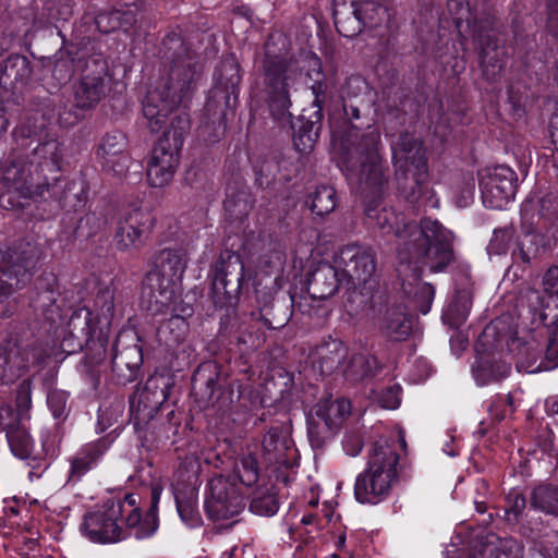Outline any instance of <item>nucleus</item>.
Wrapping results in <instances>:
<instances>
[{"mask_svg": "<svg viewBox=\"0 0 558 558\" xmlns=\"http://www.w3.org/2000/svg\"><path fill=\"white\" fill-rule=\"evenodd\" d=\"M41 257L39 245L31 240L14 242L5 251H0V278L10 284L24 288L37 270Z\"/></svg>", "mask_w": 558, "mask_h": 558, "instance_id": "obj_15", "label": "nucleus"}, {"mask_svg": "<svg viewBox=\"0 0 558 558\" xmlns=\"http://www.w3.org/2000/svg\"><path fill=\"white\" fill-rule=\"evenodd\" d=\"M92 312L85 307L72 313L60 343L62 352L73 354L84 347L85 355L77 366L78 373L88 380L94 388L99 384L102 371L106 367L109 338L99 331L94 338Z\"/></svg>", "mask_w": 558, "mask_h": 558, "instance_id": "obj_5", "label": "nucleus"}, {"mask_svg": "<svg viewBox=\"0 0 558 558\" xmlns=\"http://www.w3.org/2000/svg\"><path fill=\"white\" fill-rule=\"evenodd\" d=\"M126 146V136L119 131L107 133L101 138L96 156L105 171L112 172L119 177L128 171L130 157Z\"/></svg>", "mask_w": 558, "mask_h": 558, "instance_id": "obj_28", "label": "nucleus"}, {"mask_svg": "<svg viewBox=\"0 0 558 558\" xmlns=\"http://www.w3.org/2000/svg\"><path fill=\"white\" fill-rule=\"evenodd\" d=\"M136 9L125 5V9L101 11L95 16V24L99 32L109 34L118 29L128 33L136 24Z\"/></svg>", "mask_w": 558, "mask_h": 558, "instance_id": "obj_36", "label": "nucleus"}, {"mask_svg": "<svg viewBox=\"0 0 558 558\" xmlns=\"http://www.w3.org/2000/svg\"><path fill=\"white\" fill-rule=\"evenodd\" d=\"M514 234L515 229L512 223L495 229L487 246L488 253L495 255L507 254Z\"/></svg>", "mask_w": 558, "mask_h": 558, "instance_id": "obj_52", "label": "nucleus"}, {"mask_svg": "<svg viewBox=\"0 0 558 558\" xmlns=\"http://www.w3.org/2000/svg\"><path fill=\"white\" fill-rule=\"evenodd\" d=\"M27 417H22L21 413L10 404L0 405V428L5 435L25 425Z\"/></svg>", "mask_w": 558, "mask_h": 558, "instance_id": "obj_55", "label": "nucleus"}, {"mask_svg": "<svg viewBox=\"0 0 558 558\" xmlns=\"http://www.w3.org/2000/svg\"><path fill=\"white\" fill-rule=\"evenodd\" d=\"M312 62L314 69H316L315 78L310 74V77L313 80V84L311 85V90L314 95L313 107L315 108L314 111H320L323 113V108L327 100L328 85L325 81V75L322 72L320 60L314 57Z\"/></svg>", "mask_w": 558, "mask_h": 558, "instance_id": "obj_51", "label": "nucleus"}, {"mask_svg": "<svg viewBox=\"0 0 558 558\" xmlns=\"http://www.w3.org/2000/svg\"><path fill=\"white\" fill-rule=\"evenodd\" d=\"M472 299L473 294L471 289L464 288L462 290H457L454 300L442 315L444 322L451 328H460L469 316L472 306Z\"/></svg>", "mask_w": 558, "mask_h": 558, "instance_id": "obj_43", "label": "nucleus"}, {"mask_svg": "<svg viewBox=\"0 0 558 558\" xmlns=\"http://www.w3.org/2000/svg\"><path fill=\"white\" fill-rule=\"evenodd\" d=\"M259 471L255 453L250 452L242 457L238 468V476L243 485L251 487L256 484L259 480Z\"/></svg>", "mask_w": 558, "mask_h": 558, "instance_id": "obj_54", "label": "nucleus"}, {"mask_svg": "<svg viewBox=\"0 0 558 558\" xmlns=\"http://www.w3.org/2000/svg\"><path fill=\"white\" fill-rule=\"evenodd\" d=\"M208 277L211 281L209 298L215 306L238 305L245 279V267L239 253L222 251L211 265Z\"/></svg>", "mask_w": 558, "mask_h": 558, "instance_id": "obj_10", "label": "nucleus"}, {"mask_svg": "<svg viewBox=\"0 0 558 558\" xmlns=\"http://www.w3.org/2000/svg\"><path fill=\"white\" fill-rule=\"evenodd\" d=\"M162 76L142 101L143 116L153 133L159 132L169 116L191 98L198 57L184 38L167 34L159 49Z\"/></svg>", "mask_w": 558, "mask_h": 558, "instance_id": "obj_1", "label": "nucleus"}, {"mask_svg": "<svg viewBox=\"0 0 558 558\" xmlns=\"http://www.w3.org/2000/svg\"><path fill=\"white\" fill-rule=\"evenodd\" d=\"M95 307L104 319L110 320L114 315V293L106 287L100 289L95 298Z\"/></svg>", "mask_w": 558, "mask_h": 558, "instance_id": "obj_57", "label": "nucleus"}, {"mask_svg": "<svg viewBox=\"0 0 558 558\" xmlns=\"http://www.w3.org/2000/svg\"><path fill=\"white\" fill-rule=\"evenodd\" d=\"M124 515L123 502L108 498L101 506L86 512L81 524V532L90 542L97 544H114L126 539V532L120 524Z\"/></svg>", "mask_w": 558, "mask_h": 558, "instance_id": "obj_13", "label": "nucleus"}, {"mask_svg": "<svg viewBox=\"0 0 558 558\" xmlns=\"http://www.w3.org/2000/svg\"><path fill=\"white\" fill-rule=\"evenodd\" d=\"M34 69L27 57L19 53L10 54L0 63V87L9 90L16 84H27L33 75Z\"/></svg>", "mask_w": 558, "mask_h": 558, "instance_id": "obj_32", "label": "nucleus"}, {"mask_svg": "<svg viewBox=\"0 0 558 558\" xmlns=\"http://www.w3.org/2000/svg\"><path fill=\"white\" fill-rule=\"evenodd\" d=\"M123 530L126 532V538L133 535L137 539L148 538L153 536L159 526L158 517L143 513L141 508H133L125 514Z\"/></svg>", "mask_w": 558, "mask_h": 558, "instance_id": "obj_41", "label": "nucleus"}, {"mask_svg": "<svg viewBox=\"0 0 558 558\" xmlns=\"http://www.w3.org/2000/svg\"><path fill=\"white\" fill-rule=\"evenodd\" d=\"M111 441L102 437L96 441L83 446L71 459L68 483H78L89 471H92L109 449Z\"/></svg>", "mask_w": 558, "mask_h": 558, "instance_id": "obj_29", "label": "nucleus"}, {"mask_svg": "<svg viewBox=\"0 0 558 558\" xmlns=\"http://www.w3.org/2000/svg\"><path fill=\"white\" fill-rule=\"evenodd\" d=\"M264 85L271 117L278 122H290L293 143L298 151L305 154L314 147L322 129L324 113L314 111L291 121L290 89L301 75L299 65L292 58L266 54L263 61Z\"/></svg>", "mask_w": 558, "mask_h": 558, "instance_id": "obj_2", "label": "nucleus"}, {"mask_svg": "<svg viewBox=\"0 0 558 558\" xmlns=\"http://www.w3.org/2000/svg\"><path fill=\"white\" fill-rule=\"evenodd\" d=\"M476 40L480 46V63L483 74L488 81H496L505 66L498 40L494 35L482 33L476 36Z\"/></svg>", "mask_w": 558, "mask_h": 558, "instance_id": "obj_34", "label": "nucleus"}, {"mask_svg": "<svg viewBox=\"0 0 558 558\" xmlns=\"http://www.w3.org/2000/svg\"><path fill=\"white\" fill-rule=\"evenodd\" d=\"M207 488L204 508L210 520H229L244 510L245 497L235 477L214 476Z\"/></svg>", "mask_w": 558, "mask_h": 558, "instance_id": "obj_14", "label": "nucleus"}, {"mask_svg": "<svg viewBox=\"0 0 558 558\" xmlns=\"http://www.w3.org/2000/svg\"><path fill=\"white\" fill-rule=\"evenodd\" d=\"M377 327L390 341H405L413 331V316L401 305L388 306L379 316Z\"/></svg>", "mask_w": 558, "mask_h": 558, "instance_id": "obj_30", "label": "nucleus"}, {"mask_svg": "<svg viewBox=\"0 0 558 558\" xmlns=\"http://www.w3.org/2000/svg\"><path fill=\"white\" fill-rule=\"evenodd\" d=\"M526 204L532 205L529 217L531 218L533 216V221H535L536 227L542 219L551 221L557 216L558 204L550 196H544L539 198L536 204L532 201H527L523 203L522 207Z\"/></svg>", "mask_w": 558, "mask_h": 558, "instance_id": "obj_53", "label": "nucleus"}, {"mask_svg": "<svg viewBox=\"0 0 558 558\" xmlns=\"http://www.w3.org/2000/svg\"><path fill=\"white\" fill-rule=\"evenodd\" d=\"M88 58L84 51H81L75 45L71 44L65 48H61L54 54L53 60L50 58L43 59L44 69L51 71L54 82L47 84V90L58 89L62 84L69 82L75 71H82L85 66V60Z\"/></svg>", "mask_w": 558, "mask_h": 558, "instance_id": "obj_27", "label": "nucleus"}, {"mask_svg": "<svg viewBox=\"0 0 558 558\" xmlns=\"http://www.w3.org/2000/svg\"><path fill=\"white\" fill-rule=\"evenodd\" d=\"M29 155V163L34 167L35 171L44 181V186L47 189L49 180L59 175L63 161L65 147L62 142L54 134L46 133L39 136L34 147L25 149Z\"/></svg>", "mask_w": 558, "mask_h": 558, "instance_id": "obj_22", "label": "nucleus"}, {"mask_svg": "<svg viewBox=\"0 0 558 558\" xmlns=\"http://www.w3.org/2000/svg\"><path fill=\"white\" fill-rule=\"evenodd\" d=\"M257 315L267 328L279 329L287 325L292 312L286 299L275 298L271 302L265 304Z\"/></svg>", "mask_w": 558, "mask_h": 558, "instance_id": "obj_44", "label": "nucleus"}, {"mask_svg": "<svg viewBox=\"0 0 558 558\" xmlns=\"http://www.w3.org/2000/svg\"><path fill=\"white\" fill-rule=\"evenodd\" d=\"M248 509L257 515L271 517L276 514L279 509L276 486L272 483L256 486L251 493Z\"/></svg>", "mask_w": 558, "mask_h": 558, "instance_id": "obj_42", "label": "nucleus"}, {"mask_svg": "<svg viewBox=\"0 0 558 558\" xmlns=\"http://www.w3.org/2000/svg\"><path fill=\"white\" fill-rule=\"evenodd\" d=\"M171 387L170 381L163 376H151L142 389L130 397V408L136 424H146L157 415L167 401Z\"/></svg>", "mask_w": 558, "mask_h": 558, "instance_id": "obj_23", "label": "nucleus"}, {"mask_svg": "<svg viewBox=\"0 0 558 558\" xmlns=\"http://www.w3.org/2000/svg\"><path fill=\"white\" fill-rule=\"evenodd\" d=\"M186 265L182 248H163L154 256V268L145 275L141 292L142 306L153 316L169 310Z\"/></svg>", "mask_w": 558, "mask_h": 558, "instance_id": "obj_6", "label": "nucleus"}, {"mask_svg": "<svg viewBox=\"0 0 558 558\" xmlns=\"http://www.w3.org/2000/svg\"><path fill=\"white\" fill-rule=\"evenodd\" d=\"M545 357L548 362V367L554 368L558 366V325L550 332Z\"/></svg>", "mask_w": 558, "mask_h": 558, "instance_id": "obj_63", "label": "nucleus"}, {"mask_svg": "<svg viewBox=\"0 0 558 558\" xmlns=\"http://www.w3.org/2000/svg\"><path fill=\"white\" fill-rule=\"evenodd\" d=\"M530 505L546 514L558 515V486L551 484L536 486L531 493Z\"/></svg>", "mask_w": 558, "mask_h": 558, "instance_id": "obj_47", "label": "nucleus"}, {"mask_svg": "<svg viewBox=\"0 0 558 558\" xmlns=\"http://www.w3.org/2000/svg\"><path fill=\"white\" fill-rule=\"evenodd\" d=\"M263 459L267 465L291 466L296 449L291 438L289 420H275L262 441Z\"/></svg>", "mask_w": 558, "mask_h": 558, "instance_id": "obj_24", "label": "nucleus"}, {"mask_svg": "<svg viewBox=\"0 0 558 558\" xmlns=\"http://www.w3.org/2000/svg\"><path fill=\"white\" fill-rule=\"evenodd\" d=\"M435 296V288L433 284L424 282L420 283L414 292L413 300L416 308L422 314H427L432 307Z\"/></svg>", "mask_w": 558, "mask_h": 558, "instance_id": "obj_58", "label": "nucleus"}, {"mask_svg": "<svg viewBox=\"0 0 558 558\" xmlns=\"http://www.w3.org/2000/svg\"><path fill=\"white\" fill-rule=\"evenodd\" d=\"M380 368L381 367L375 356L360 353L354 354L350 359L344 369V375L348 379L354 381L364 380L376 376Z\"/></svg>", "mask_w": 558, "mask_h": 558, "instance_id": "obj_46", "label": "nucleus"}, {"mask_svg": "<svg viewBox=\"0 0 558 558\" xmlns=\"http://www.w3.org/2000/svg\"><path fill=\"white\" fill-rule=\"evenodd\" d=\"M400 233L405 241L397 246L400 277L412 272L414 280H418L422 266L430 272L445 271L457 262L453 248V233L437 220L424 218L417 225H412Z\"/></svg>", "mask_w": 558, "mask_h": 558, "instance_id": "obj_3", "label": "nucleus"}, {"mask_svg": "<svg viewBox=\"0 0 558 558\" xmlns=\"http://www.w3.org/2000/svg\"><path fill=\"white\" fill-rule=\"evenodd\" d=\"M48 407L52 412L54 418H62L66 416L68 408V393L61 390H53L47 397Z\"/></svg>", "mask_w": 558, "mask_h": 558, "instance_id": "obj_59", "label": "nucleus"}, {"mask_svg": "<svg viewBox=\"0 0 558 558\" xmlns=\"http://www.w3.org/2000/svg\"><path fill=\"white\" fill-rule=\"evenodd\" d=\"M190 131V119L186 113H180L171 120L170 128L165 131L153 149V154L174 155L180 158L184 136Z\"/></svg>", "mask_w": 558, "mask_h": 558, "instance_id": "obj_35", "label": "nucleus"}, {"mask_svg": "<svg viewBox=\"0 0 558 558\" xmlns=\"http://www.w3.org/2000/svg\"><path fill=\"white\" fill-rule=\"evenodd\" d=\"M32 168L29 155L15 148L0 161V183L8 193H15L19 197L44 196V181Z\"/></svg>", "mask_w": 558, "mask_h": 558, "instance_id": "obj_12", "label": "nucleus"}, {"mask_svg": "<svg viewBox=\"0 0 558 558\" xmlns=\"http://www.w3.org/2000/svg\"><path fill=\"white\" fill-rule=\"evenodd\" d=\"M542 284L546 293L558 295V265L550 266L545 271Z\"/></svg>", "mask_w": 558, "mask_h": 558, "instance_id": "obj_64", "label": "nucleus"}, {"mask_svg": "<svg viewBox=\"0 0 558 558\" xmlns=\"http://www.w3.org/2000/svg\"><path fill=\"white\" fill-rule=\"evenodd\" d=\"M111 372L119 385H126L137 378L143 364V352L137 343H126L120 335L111 348Z\"/></svg>", "mask_w": 558, "mask_h": 558, "instance_id": "obj_26", "label": "nucleus"}, {"mask_svg": "<svg viewBox=\"0 0 558 558\" xmlns=\"http://www.w3.org/2000/svg\"><path fill=\"white\" fill-rule=\"evenodd\" d=\"M343 111L349 119L352 130L347 134L341 145V162L348 172L360 171L361 181L374 186L386 182L384 162L380 154V133L374 126H367L366 132L360 133L362 124L359 106L352 99L343 100Z\"/></svg>", "mask_w": 558, "mask_h": 558, "instance_id": "obj_4", "label": "nucleus"}, {"mask_svg": "<svg viewBox=\"0 0 558 558\" xmlns=\"http://www.w3.org/2000/svg\"><path fill=\"white\" fill-rule=\"evenodd\" d=\"M344 281L340 278L338 269L329 263H319L314 270L308 274L306 284L307 293L313 299L325 301L337 293L340 284Z\"/></svg>", "mask_w": 558, "mask_h": 558, "instance_id": "obj_31", "label": "nucleus"}, {"mask_svg": "<svg viewBox=\"0 0 558 558\" xmlns=\"http://www.w3.org/2000/svg\"><path fill=\"white\" fill-rule=\"evenodd\" d=\"M32 387L33 383L31 378L23 379L15 391V407L22 417L29 420V410L32 408Z\"/></svg>", "mask_w": 558, "mask_h": 558, "instance_id": "obj_56", "label": "nucleus"}, {"mask_svg": "<svg viewBox=\"0 0 558 558\" xmlns=\"http://www.w3.org/2000/svg\"><path fill=\"white\" fill-rule=\"evenodd\" d=\"M531 208V204L521 207V235L517 239L511 252L513 263L522 264L525 267L539 260L550 246L548 236L535 226L533 216L529 217Z\"/></svg>", "mask_w": 558, "mask_h": 558, "instance_id": "obj_20", "label": "nucleus"}, {"mask_svg": "<svg viewBox=\"0 0 558 558\" xmlns=\"http://www.w3.org/2000/svg\"><path fill=\"white\" fill-rule=\"evenodd\" d=\"M518 178L507 166H497L480 181L482 198L487 207L501 208L514 198Z\"/></svg>", "mask_w": 558, "mask_h": 558, "instance_id": "obj_25", "label": "nucleus"}, {"mask_svg": "<svg viewBox=\"0 0 558 558\" xmlns=\"http://www.w3.org/2000/svg\"><path fill=\"white\" fill-rule=\"evenodd\" d=\"M404 162L396 169L397 189L413 207L434 206L429 187L427 157L423 144L410 133H402L397 143Z\"/></svg>", "mask_w": 558, "mask_h": 558, "instance_id": "obj_8", "label": "nucleus"}, {"mask_svg": "<svg viewBox=\"0 0 558 558\" xmlns=\"http://www.w3.org/2000/svg\"><path fill=\"white\" fill-rule=\"evenodd\" d=\"M45 193H48L61 207L76 209L83 202L81 198L82 189L74 181H70L61 174L49 180Z\"/></svg>", "mask_w": 558, "mask_h": 558, "instance_id": "obj_40", "label": "nucleus"}, {"mask_svg": "<svg viewBox=\"0 0 558 558\" xmlns=\"http://www.w3.org/2000/svg\"><path fill=\"white\" fill-rule=\"evenodd\" d=\"M177 508L181 519L190 525H195L199 521L198 511L191 499H180L177 497Z\"/></svg>", "mask_w": 558, "mask_h": 558, "instance_id": "obj_62", "label": "nucleus"}, {"mask_svg": "<svg viewBox=\"0 0 558 558\" xmlns=\"http://www.w3.org/2000/svg\"><path fill=\"white\" fill-rule=\"evenodd\" d=\"M399 459L387 439L371 445L366 469L355 480L354 496L359 502L376 505L388 497L398 481Z\"/></svg>", "mask_w": 558, "mask_h": 558, "instance_id": "obj_7", "label": "nucleus"}, {"mask_svg": "<svg viewBox=\"0 0 558 558\" xmlns=\"http://www.w3.org/2000/svg\"><path fill=\"white\" fill-rule=\"evenodd\" d=\"M242 80L240 63L233 54L223 57L214 73L215 94L225 93L223 99L229 101L230 96H236Z\"/></svg>", "mask_w": 558, "mask_h": 558, "instance_id": "obj_33", "label": "nucleus"}, {"mask_svg": "<svg viewBox=\"0 0 558 558\" xmlns=\"http://www.w3.org/2000/svg\"><path fill=\"white\" fill-rule=\"evenodd\" d=\"M313 301H319V299H313L311 294L308 295H298L296 293H289V306L291 308L292 314L295 312H300L302 314H306L312 316L315 313Z\"/></svg>", "mask_w": 558, "mask_h": 558, "instance_id": "obj_60", "label": "nucleus"}, {"mask_svg": "<svg viewBox=\"0 0 558 558\" xmlns=\"http://www.w3.org/2000/svg\"><path fill=\"white\" fill-rule=\"evenodd\" d=\"M155 225L153 214L141 206H129L121 213L116 228L114 242L120 251L143 247Z\"/></svg>", "mask_w": 558, "mask_h": 558, "instance_id": "obj_18", "label": "nucleus"}, {"mask_svg": "<svg viewBox=\"0 0 558 558\" xmlns=\"http://www.w3.org/2000/svg\"><path fill=\"white\" fill-rule=\"evenodd\" d=\"M351 413V402L345 398L323 397L307 414V435L311 446L320 449L341 428Z\"/></svg>", "mask_w": 558, "mask_h": 558, "instance_id": "obj_11", "label": "nucleus"}, {"mask_svg": "<svg viewBox=\"0 0 558 558\" xmlns=\"http://www.w3.org/2000/svg\"><path fill=\"white\" fill-rule=\"evenodd\" d=\"M179 163L180 158L174 155L151 154L147 168V181L154 187L168 185L172 181Z\"/></svg>", "mask_w": 558, "mask_h": 558, "instance_id": "obj_38", "label": "nucleus"}, {"mask_svg": "<svg viewBox=\"0 0 558 558\" xmlns=\"http://www.w3.org/2000/svg\"><path fill=\"white\" fill-rule=\"evenodd\" d=\"M192 391L204 405H219L227 410L233 403V389L222 388L220 384V366L214 361L201 363L191 379Z\"/></svg>", "mask_w": 558, "mask_h": 558, "instance_id": "obj_19", "label": "nucleus"}, {"mask_svg": "<svg viewBox=\"0 0 558 558\" xmlns=\"http://www.w3.org/2000/svg\"><path fill=\"white\" fill-rule=\"evenodd\" d=\"M387 171L388 168L384 166L386 182L380 186H374L365 181H361L360 171L349 173L357 177L359 182L371 189L374 194L373 198H368V196L365 197L364 211L366 223L373 228L379 229L383 234H395L399 244L400 242L405 241V236L403 238L400 233H403L402 231L408 227L417 223L415 221H405L402 214H397L392 207L384 205L381 199L378 197L377 194L381 192L383 187L388 182Z\"/></svg>", "mask_w": 558, "mask_h": 558, "instance_id": "obj_17", "label": "nucleus"}, {"mask_svg": "<svg viewBox=\"0 0 558 558\" xmlns=\"http://www.w3.org/2000/svg\"><path fill=\"white\" fill-rule=\"evenodd\" d=\"M108 63L102 53H92L85 60L82 76L74 84V106L81 110L95 108L107 95Z\"/></svg>", "mask_w": 558, "mask_h": 558, "instance_id": "obj_16", "label": "nucleus"}, {"mask_svg": "<svg viewBox=\"0 0 558 558\" xmlns=\"http://www.w3.org/2000/svg\"><path fill=\"white\" fill-rule=\"evenodd\" d=\"M347 356V348L339 340L324 342L316 348L313 361L314 369L322 375L332 374Z\"/></svg>", "mask_w": 558, "mask_h": 558, "instance_id": "obj_37", "label": "nucleus"}, {"mask_svg": "<svg viewBox=\"0 0 558 558\" xmlns=\"http://www.w3.org/2000/svg\"><path fill=\"white\" fill-rule=\"evenodd\" d=\"M284 160L277 156H258L253 161V171L255 173V183L262 189H269L277 180V174L281 170V163Z\"/></svg>", "mask_w": 558, "mask_h": 558, "instance_id": "obj_45", "label": "nucleus"}, {"mask_svg": "<svg viewBox=\"0 0 558 558\" xmlns=\"http://www.w3.org/2000/svg\"><path fill=\"white\" fill-rule=\"evenodd\" d=\"M306 204L313 214L326 216L332 213L337 206V193L330 185H320L307 196Z\"/></svg>", "mask_w": 558, "mask_h": 558, "instance_id": "obj_48", "label": "nucleus"}, {"mask_svg": "<svg viewBox=\"0 0 558 558\" xmlns=\"http://www.w3.org/2000/svg\"><path fill=\"white\" fill-rule=\"evenodd\" d=\"M5 436L10 449L15 457L22 460L31 458L33 454L34 442L25 425Z\"/></svg>", "mask_w": 558, "mask_h": 558, "instance_id": "obj_50", "label": "nucleus"}, {"mask_svg": "<svg viewBox=\"0 0 558 558\" xmlns=\"http://www.w3.org/2000/svg\"><path fill=\"white\" fill-rule=\"evenodd\" d=\"M189 330V324L180 315H172L158 328V337L167 347L180 344Z\"/></svg>", "mask_w": 558, "mask_h": 558, "instance_id": "obj_49", "label": "nucleus"}, {"mask_svg": "<svg viewBox=\"0 0 558 558\" xmlns=\"http://www.w3.org/2000/svg\"><path fill=\"white\" fill-rule=\"evenodd\" d=\"M390 0H332L337 32L354 37L364 28H376L390 19Z\"/></svg>", "mask_w": 558, "mask_h": 558, "instance_id": "obj_9", "label": "nucleus"}, {"mask_svg": "<svg viewBox=\"0 0 558 558\" xmlns=\"http://www.w3.org/2000/svg\"><path fill=\"white\" fill-rule=\"evenodd\" d=\"M509 508L506 509V519L509 522H518L526 507V499L522 494L515 493L508 496Z\"/></svg>", "mask_w": 558, "mask_h": 558, "instance_id": "obj_61", "label": "nucleus"}, {"mask_svg": "<svg viewBox=\"0 0 558 558\" xmlns=\"http://www.w3.org/2000/svg\"><path fill=\"white\" fill-rule=\"evenodd\" d=\"M511 366L495 355L480 356L472 367L473 376L478 385L500 381L510 374Z\"/></svg>", "mask_w": 558, "mask_h": 558, "instance_id": "obj_39", "label": "nucleus"}, {"mask_svg": "<svg viewBox=\"0 0 558 558\" xmlns=\"http://www.w3.org/2000/svg\"><path fill=\"white\" fill-rule=\"evenodd\" d=\"M337 263L342 270L345 284L353 288L367 283L376 270L375 252L359 244L342 247Z\"/></svg>", "mask_w": 558, "mask_h": 558, "instance_id": "obj_21", "label": "nucleus"}]
</instances>
